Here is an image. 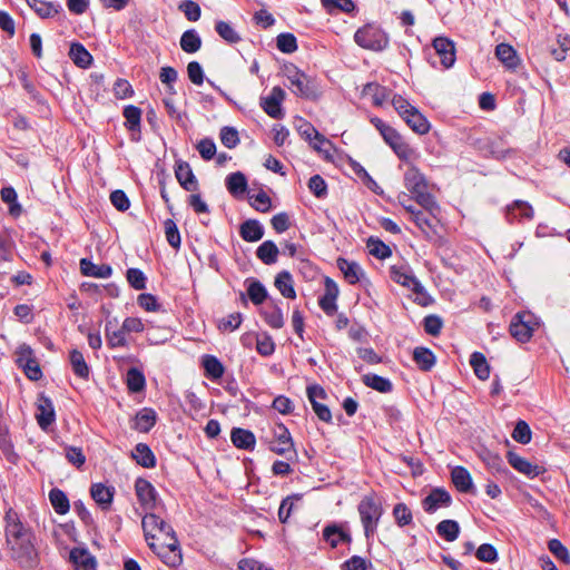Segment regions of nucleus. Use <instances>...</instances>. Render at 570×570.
<instances>
[{
    "mask_svg": "<svg viewBox=\"0 0 570 570\" xmlns=\"http://www.w3.org/2000/svg\"><path fill=\"white\" fill-rule=\"evenodd\" d=\"M367 247L371 255L379 259H384L391 256V248L385 245L382 240L370 237L367 240Z\"/></svg>",
    "mask_w": 570,
    "mask_h": 570,
    "instance_id": "obj_59",
    "label": "nucleus"
},
{
    "mask_svg": "<svg viewBox=\"0 0 570 570\" xmlns=\"http://www.w3.org/2000/svg\"><path fill=\"white\" fill-rule=\"evenodd\" d=\"M178 9L181 12H184V14L188 21H193V22L199 20L200 14H202L199 4L193 0L181 1Z\"/></svg>",
    "mask_w": 570,
    "mask_h": 570,
    "instance_id": "obj_63",
    "label": "nucleus"
},
{
    "mask_svg": "<svg viewBox=\"0 0 570 570\" xmlns=\"http://www.w3.org/2000/svg\"><path fill=\"white\" fill-rule=\"evenodd\" d=\"M164 543L156 544L149 542V548L161 559V561L171 568L178 567L183 562L181 551L176 534L164 539Z\"/></svg>",
    "mask_w": 570,
    "mask_h": 570,
    "instance_id": "obj_7",
    "label": "nucleus"
},
{
    "mask_svg": "<svg viewBox=\"0 0 570 570\" xmlns=\"http://www.w3.org/2000/svg\"><path fill=\"white\" fill-rule=\"evenodd\" d=\"M279 249L273 240L263 242L256 249L257 258L265 265H273L277 262Z\"/></svg>",
    "mask_w": 570,
    "mask_h": 570,
    "instance_id": "obj_34",
    "label": "nucleus"
},
{
    "mask_svg": "<svg viewBox=\"0 0 570 570\" xmlns=\"http://www.w3.org/2000/svg\"><path fill=\"white\" fill-rule=\"evenodd\" d=\"M538 325L530 313H518L511 321L510 333L519 342H528L533 335Z\"/></svg>",
    "mask_w": 570,
    "mask_h": 570,
    "instance_id": "obj_10",
    "label": "nucleus"
},
{
    "mask_svg": "<svg viewBox=\"0 0 570 570\" xmlns=\"http://www.w3.org/2000/svg\"><path fill=\"white\" fill-rule=\"evenodd\" d=\"M247 187V178L242 171L232 173L226 177V188L235 197L243 195Z\"/></svg>",
    "mask_w": 570,
    "mask_h": 570,
    "instance_id": "obj_36",
    "label": "nucleus"
},
{
    "mask_svg": "<svg viewBox=\"0 0 570 570\" xmlns=\"http://www.w3.org/2000/svg\"><path fill=\"white\" fill-rule=\"evenodd\" d=\"M451 479L454 487L462 493H469L473 489L470 472L463 466H455L451 471Z\"/></svg>",
    "mask_w": 570,
    "mask_h": 570,
    "instance_id": "obj_29",
    "label": "nucleus"
},
{
    "mask_svg": "<svg viewBox=\"0 0 570 570\" xmlns=\"http://www.w3.org/2000/svg\"><path fill=\"white\" fill-rule=\"evenodd\" d=\"M452 504L451 494L443 488H434L431 492L422 500L423 510L432 514L440 508H448Z\"/></svg>",
    "mask_w": 570,
    "mask_h": 570,
    "instance_id": "obj_14",
    "label": "nucleus"
},
{
    "mask_svg": "<svg viewBox=\"0 0 570 570\" xmlns=\"http://www.w3.org/2000/svg\"><path fill=\"white\" fill-rule=\"evenodd\" d=\"M357 511L364 529V535L370 540L376 533L383 514V507L374 494H370L362 498L357 505Z\"/></svg>",
    "mask_w": 570,
    "mask_h": 570,
    "instance_id": "obj_3",
    "label": "nucleus"
},
{
    "mask_svg": "<svg viewBox=\"0 0 570 570\" xmlns=\"http://www.w3.org/2000/svg\"><path fill=\"white\" fill-rule=\"evenodd\" d=\"M179 45L184 52L195 53L202 47V38L195 29H188L181 35Z\"/></svg>",
    "mask_w": 570,
    "mask_h": 570,
    "instance_id": "obj_42",
    "label": "nucleus"
},
{
    "mask_svg": "<svg viewBox=\"0 0 570 570\" xmlns=\"http://www.w3.org/2000/svg\"><path fill=\"white\" fill-rule=\"evenodd\" d=\"M390 273H391V278L395 283H397L402 286H405L407 288H409V286L412 285V283L416 278L410 271H407L404 267L392 266L390 269Z\"/></svg>",
    "mask_w": 570,
    "mask_h": 570,
    "instance_id": "obj_58",
    "label": "nucleus"
},
{
    "mask_svg": "<svg viewBox=\"0 0 570 570\" xmlns=\"http://www.w3.org/2000/svg\"><path fill=\"white\" fill-rule=\"evenodd\" d=\"M384 141L395 151L401 159H406L410 154V147L405 144L401 135L391 126L384 128L381 134Z\"/></svg>",
    "mask_w": 570,
    "mask_h": 570,
    "instance_id": "obj_21",
    "label": "nucleus"
},
{
    "mask_svg": "<svg viewBox=\"0 0 570 570\" xmlns=\"http://www.w3.org/2000/svg\"><path fill=\"white\" fill-rule=\"evenodd\" d=\"M239 235L245 242H258L264 236V226L257 219H247L242 223Z\"/></svg>",
    "mask_w": 570,
    "mask_h": 570,
    "instance_id": "obj_26",
    "label": "nucleus"
},
{
    "mask_svg": "<svg viewBox=\"0 0 570 570\" xmlns=\"http://www.w3.org/2000/svg\"><path fill=\"white\" fill-rule=\"evenodd\" d=\"M114 489L106 487L102 483H95L91 485V498L100 505L102 510L109 509L114 499Z\"/></svg>",
    "mask_w": 570,
    "mask_h": 570,
    "instance_id": "obj_27",
    "label": "nucleus"
},
{
    "mask_svg": "<svg viewBox=\"0 0 570 570\" xmlns=\"http://www.w3.org/2000/svg\"><path fill=\"white\" fill-rule=\"evenodd\" d=\"M336 263L348 284L354 285L365 277L364 271L358 263L343 257H338Z\"/></svg>",
    "mask_w": 570,
    "mask_h": 570,
    "instance_id": "obj_23",
    "label": "nucleus"
},
{
    "mask_svg": "<svg viewBox=\"0 0 570 570\" xmlns=\"http://www.w3.org/2000/svg\"><path fill=\"white\" fill-rule=\"evenodd\" d=\"M435 55L440 58L443 68L449 69L455 62V45L446 37H436L432 41Z\"/></svg>",
    "mask_w": 570,
    "mask_h": 570,
    "instance_id": "obj_13",
    "label": "nucleus"
},
{
    "mask_svg": "<svg viewBox=\"0 0 570 570\" xmlns=\"http://www.w3.org/2000/svg\"><path fill=\"white\" fill-rule=\"evenodd\" d=\"M0 196L3 203L9 204V213L18 217L21 214V206L17 202V193L13 187H3L0 190Z\"/></svg>",
    "mask_w": 570,
    "mask_h": 570,
    "instance_id": "obj_54",
    "label": "nucleus"
},
{
    "mask_svg": "<svg viewBox=\"0 0 570 570\" xmlns=\"http://www.w3.org/2000/svg\"><path fill=\"white\" fill-rule=\"evenodd\" d=\"M294 449V442L288 429L279 423L273 430V440L269 442V450L278 455H284Z\"/></svg>",
    "mask_w": 570,
    "mask_h": 570,
    "instance_id": "obj_12",
    "label": "nucleus"
},
{
    "mask_svg": "<svg viewBox=\"0 0 570 570\" xmlns=\"http://www.w3.org/2000/svg\"><path fill=\"white\" fill-rule=\"evenodd\" d=\"M69 558L76 570H96V559L86 548H73Z\"/></svg>",
    "mask_w": 570,
    "mask_h": 570,
    "instance_id": "obj_24",
    "label": "nucleus"
},
{
    "mask_svg": "<svg viewBox=\"0 0 570 570\" xmlns=\"http://www.w3.org/2000/svg\"><path fill=\"white\" fill-rule=\"evenodd\" d=\"M355 42L367 50L382 51L389 46L390 39L386 32L375 24H365L354 35Z\"/></svg>",
    "mask_w": 570,
    "mask_h": 570,
    "instance_id": "obj_5",
    "label": "nucleus"
},
{
    "mask_svg": "<svg viewBox=\"0 0 570 570\" xmlns=\"http://www.w3.org/2000/svg\"><path fill=\"white\" fill-rule=\"evenodd\" d=\"M6 542L37 537L33 529L12 508H9L4 515Z\"/></svg>",
    "mask_w": 570,
    "mask_h": 570,
    "instance_id": "obj_6",
    "label": "nucleus"
},
{
    "mask_svg": "<svg viewBox=\"0 0 570 570\" xmlns=\"http://www.w3.org/2000/svg\"><path fill=\"white\" fill-rule=\"evenodd\" d=\"M264 321L275 330L282 328L284 326V315L281 307L272 302L268 306L262 309L261 312Z\"/></svg>",
    "mask_w": 570,
    "mask_h": 570,
    "instance_id": "obj_35",
    "label": "nucleus"
},
{
    "mask_svg": "<svg viewBox=\"0 0 570 570\" xmlns=\"http://www.w3.org/2000/svg\"><path fill=\"white\" fill-rule=\"evenodd\" d=\"M548 548H549L550 552L556 558H558L559 560H561L562 562H564L567 564H570V553H569V550L567 549L566 546H563V543L560 540L551 539L548 542Z\"/></svg>",
    "mask_w": 570,
    "mask_h": 570,
    "instance_id": "obj_64",
    "label": "nucleus"
},
{
    "mask_svg": "<svg viewBox=\"0 0 570 570\" xmlns=\"http://www.w3.org/2000/svg\"><path fill=\"white\" fill-rule=\"evenodd\" d=\"M69 361L73 373L78 377L83 380L89 379L90 368L85 361L83 354L80 351H78L77 348L71 350L69 354Z\"/></svg>",
    "mask_w": 570,
    "mask_h": 570,
    "instance_id": "obj_41",
    "label": "nucleus"
},
{
    "mask_svg": "<svg viewBox=\"0 0 570 570\" xmlns=\"http://www.w3.org/2000/svg\"><path fill=\"white\" fill-rule=\"evenodd\" d=\"M175 176L179 185L187 191H197L199 184L196 176L193 173L190 165L181 159L175 163Z\"/></svg>",
    "mask_w": 570,
    "mask_h": 570,
    "instance_id": "obj_16",
    "label": "nucleus"
},
{
    "mask_svg": "<svg viewBox=\"0 0 570 570\" xmlns=\"http://www.w3.org/2000/svg\"><path fill=\"white\" fill-rule=\"evenodd\" d=\"M141 115L142 111L139 107L128 105L124 108L122 116L125 118V127L131 132V139L139 140L141 130Z\"/></svg>",
    "mask_w": 570,
    "mask_h": 570,
    "instance_id": "obj_19",
    "label": "nucleus"
},
{
    "mask_svg": "<svg viewBox=\"0 0 570 570\" xmlns=\"http://www.w3.org/2000/svg\"><path fill=\"white\" fill-rule=\"evenodd\" d=\"M277 49L284 53H292L297 50L296 37L293 33L284 32L277 36Z\"/></svg>",
    "mask_w": 570,
    "mask_h": 570,
    "instance_id": "obj_60",
    "label": "nucleus"
},
{
    "mask_svg": "<svg viewBox=\"0 0 570 570\" xmlns=\"http://www.w3.org/2000/svg\"><path fill=\"white\" fill-rule=\"evenodd\" d=\"M49 500L52 508L58 514H66L70 509L68 497L62 490L58 488H53L50 490Z\"/></svg>",
    "mask_w": 570,
    "mask_h": 570,
    "instance_id": "obj_49",
    "label": "nucleus"
},
{
    "mask_svg": "<svg viewBox=\"0 0 570 570\" xmlns=\"http://www.w3.org/2000/svg\"><path fill=\"white\" fill-rule=\"evenodd\" d=\"M215 30L227 43L233 45L240 41V36L229 22L223 20L216 21Z\"/></svg>",
    "mask_w": 570,
    "mask_h": 570,
    "instance_id": "obj_52",
    "label": "nucleus"
},
{
    "mask_svg": "<svg viewBox=\"0 0 570 570\" xmlns=\"http://www.w3.org/2000/svg\"><path fill=\"white\" fill-rule=\"evenodd\" d=\"M80 269L85 276L97 277V278H108L112 274V268L110 265H107V264L97 265L87 258H82L80 261Z\"/></svg>",
    "mask_w": 570,
    "mask_h": 570,
    "instance_id": "obj_28",
    "label": "nucleus"
},
{
    "mask_svg": "<svg viewBox=\"0 0 570 570\" xmlns=\"http://www.w3.org/2000/svg\"><path fill=\"white\" fill-rule=\"evenodd\" d=\"M126 384L131 393L141 392L146 386L144 373L136 367L129 368L126 374Z\"/></svg>",
    "mask_w": 570,
    "mask_h": 570,
    "instance_id": "obj_50",
    "label": "nucleus"
},
{
    "mask_svg": "<svg viewBox=\"0 0 570 570\" xmlns=\"http://www.w3.org/2000/svg\"><path fill=\"white\" fill-rule=\"evenodd\" d=\"M141 527L145 535V540L149 546V542H155L156 534L155 532H159L164 535V539H167L174 534H176L175 530L170 524H168L164 519L157 515L154 511L146 512L141 520Z\"/></svg>",
    "mask_w": 570,
    "mask_h": 570,
    "instance_id": "obj_8",
    "label": "nucleus"
},
{
    "mask_svg": "<svg viewBox=\"0 0 570 570\" xmlns=\"http://www.w3.org/2000/svg\"><path fill=\"white\" fill-rule=\"evenodd\" d=\"M495 56L509 69H514L519 65L517 51L508 43L498 45Z\"/></svg>",
    "mask_w": 570,
    "mask_h": 570,
    "instance_id": "obj_38",
    "label": "nucleus"
},
{
    "mask_svg": "<svg viewBox=\"0 0 570 570\" xmlns=\"http://www.w3.org/2000/svg\"><path fill=\"white\" fill-rule=\"evenodd\" d=\"M404 186L413 195V199L431 214L439 212L440 206L429 193L425 176L415 167L410 166L404 174Z\"/></svg>",
    "mask_w": 570,
    "mask_h": 570,
    "instance_id": "obj_1",
    "label": "nucleus"
},
{
    "mask_svg": "<svg viewBox=\"0 0 570 570\" xmlns=\"http://www.w3.org/2000/svg\"><path fill=\"white\" fill-rule=\"evenodd\" d=\"M508 216L520 219H532L533 208L527 202L515 200L512 206L508 207Z\"/></svg>",
    "mask_w": 570,
    "mask_h": 570,
    "instance_id": "obj_53",
    "label": "nucleus"
},
{
    "mask_svg": "<svg viewBox=\"0 0 570 570\" xmlns=\"http://www.w3.org/2000/svg\"><path fill=\"white\" fill-rule=\"evenodd\" d=\"M69 57L73 63L80 68H88L92 62V56L83 45L79 42H73L70 46Z\"/></svg>",
    "mask_w": 570,
    "mask_h": 570,
    "instance_id": "obj_39",
    "label": "nucleus"
},
{
    "mask_svg": "<svg viewBox=\"0 0 570 570\" xmlns=\"http://www.w3.org/2000/svg\"><path fill=\"white\" fill-rule=\"evenodd\" d=\"M362 382L366 386L381 393H390L393 390L392 382L389 379L380 376L377 374H365L362 377Z\"/></svg>",
    "mask_w": 570,
    "mask_h": 570,
    "instance_id": "obj_47",
    "label": "nucleus"
},
{
    "mask_svg": "<svg viewBox=\"0 0 570 570\" xmlns=\"http://www.w3.org/2000/svg\"><path fill=\"white\" fill-rule=\"evenodd\" d=\"M297 130L299 135L309 141L313 148L318 151L322 150L321 145L330 144V141L323 135H321L312 124L307 121H304L302 125H299Z\"/></svg>",
    "mask_w": 570,
    "mask_h": 570,
    "instance_id": "obj_30",
    "label": "nucleus"
},
{
    "mask_svg": "<svg viewBox=\"0 0 570 570\" xmlns=\"http://www.w3.org/2000/svg\"><path fill=\"white\" fill-rule=\"evenodd\" d=\"M136 462L147 469L156 465V458L150 448L146 443H138L132 452Z\"/></svg>",
    "mask_w": 570,
    "mask_h": 570,
    "instance_id": "obj_40",
    "label": "nucleus"
},
{
    "mask_svg": "<svg viewBox=\"0 0 570 570\" xmlns=\"http://www.w3.org/2000/svg\"><path fill=\"white\" fill-rule=\"evenodd\" d=\"M413 360L422 371H430L435 364V355L433 352L423 346L415 347L413 351Z\"/></svg>",
    "mask_w": 570,
    "mask_h": 570,
    "instance_id": "obj_43",
    "label": "nucleus"
},
{
    "mask_svg": "<svg viewBox=\"0 0 570 570\" xmlns=\"http://www.w3.org/2000/svg\"><path fill=\"white\" fill-rule=\"evenodd\" d=\"M126 278L129 285L141 291L146 288V276L144 272L139 268H128L126 273Z\"/></svg>",
    "mask_w": 570,
    "mask_h": 570,
    "instance_id": "obj_62",
    "label": "nucleus"
},
{
    "mask_svg": "<svg viewBox=\"0 0 570 570\" xmlns=\"http://www.w3.org/2000/svg\"><path fill=\"white\" fill-rule=\"evenodd\" d=\"M202 365L205 371V376L212 381L219 380L224 375L225 367L214 355H204Z\"/></svg>",
    "mask_w": 570,
    "mask_h": 570,
    "instance_id": "obj_32",
    "label": "nucleus"
},
{
    "mask_svg": "<svg viewBox=\"0 0 570 570\" xmlns=\"http://www.w3.org/2000/svg\"><path fill=\"white\" fill-rule=\"evenodd\" d=\"M362 92L364 96H371L375 106H382L390 97L387 88L374 82L366 83Z\"/></svg>",
    "mask_w": 570,
    "mask_h": 570,
    "instance_id": "obj_44",
    "label": "nucleus"
},
{
    "mask_svg": "<svg viewBox=\"0 0 570 570\" xmlns=\"http://www.w3.org/2000/svg\"><path fill=\"white\" fill-rule=\"evenodd\" d=\"M285 98V91L276 86L267 97L261 98V107L272 118L281 119L284 116L281 104Z\"/></svg>",
    "mask_w": 570,
    "mask_h": 570,
    "instance_id": "obj_15",
    "label": "nucleus"
},
{
    "mask_svg": "<svg viewBox=\"0 0 570 570\" xmlns=\"http://www.w3.org/2000/svg\"><path fill=\"white\" fill-rule=\"evenodd\" d=\"M247 295L253 304L261 305L268 296L266 287L257 279L249 278L246 281Z\"/></svg>",
    "mask_w": 570,
    "mask_h": 570,
    "instance_id": "obj_48",
    "label": "nucleus"
},
{
    "mask_svg": "<svg viewBox=\"0 0 570 570\" xmlns=\"http://www.w3.org/2000/svg\"><path fill=\"white\" fill-rule=\"evenodd\" d=\"M36 417L42 430H47L56 421L53 403L45 394H40L38 397Z\"/></svg>",
    "mask_w": 570,
    "mask_h": 570,
    "instance_id": "obj_18",
    "label": "nucleus"
},
{
    "mask_svg": "<svg viewBox=\"0 0 570 570\" xmlns=\"http://www.w3.org/2000/svg\"><path fill=\"white\" fill-rule=\"evenodd\" d=\"M232 443L242 450L252 451L255 448L256 438L249 430L242 428H233L230 432Z\"/></svg>",
    "mask_w": 570,
    "mask_h": 570,
    "instance_id": "obj_25",
    "label": "nucleus"
},
{
    "mask_svg": "<svg viewBox=\"0 0 570 570\" xmlns=\"http://www.w3.org/2000/svg\"><path fill=\"white\" fill-rule=\"evenodd\" d=\"M393 518L395 520V523L399 527H405L412 523L413 521V514L410 508L403 503H396L392 511Z\"/></svg>",
    "mask_w": 570,
    "mask_h": 570,
    "instance_id": "obj_55",
    "label": "nucleus"
},
{
    "mask_svg": "<svg viewBox=\"0 0 570 570\" xmlns=\"http://www.w3.org/2000/svg\"><path fill=\"white\" fill-rule=\"evenodd\" d=\"M470 365L478 379L485 381L490 376V365L481 352H473L470 357Z\"/></svg>",
    "mask_w": 570,
    "mask_h": 570,
    "instance_id": "obj_46",
    "label": "nucleus"
},
{
    "mask_svg": "<svg viewBox=\"0 0 570 570\" xmlns=\"http://www.w3.org/2000/svg\"><path fill=\"white\" fill-rule=\"evenodd\" d=\"M507 459L513 469L529 478H535L544 471L541 466L532 464L527 459L511 451L508 452Z\"/></svg>",
    "mask_w": 570,
    "mask_h": 570,
    "instance_id": "obj_22",
    "label": "nucleus"
},
{
    "mask_svg": "<svg viewBox=\"0 0 570 570\" xmlns=\"http://www.w3.org/2000/svg\"><path fill=\"white\" fill-rule=\"evenodd\" d=\"M28 6L41 18L53 17L61 10L59 3L47 2L43 0H26Z\"/></svg>",
    "mask_w": 570,
    "mask_h": 570,
    "instance_id": "obj_45",
    "label": "nucleus"
},
{
    "mask_svg": "<svg viewBox=\"0 0 570 570\" xmlns=\"http://www.w3.org/2000/svg\"><path fill=\"white\" fill-rule=\"evenodd\" d=\"M436 532L449 542H453L460 534V525L454 520H443L436 525Z\"/></svg>",
    "mask_w": 570,
    "mask_h": 570,
    "instance_id": "obj_51",
    "label": "nucleus"
},
{
    "mask_svg": "<svg viewBox=\"0 0 570 570\" xmlns=\"http://www.w3.org/2000/svg\"><path fill=\"white\" fill-rule=\"evenodd\" d=\"M164 226L168 244L173 248L178 249L180 247L181 239L176 223L173 219L168 218L164 222Z\"/></svg>",
    "mask_w": 570,
    "mask_h": 570,
    "instance_id": "obj_61",
    "label": "nucleus"
},
{
    "mask_svg": "<svg viewBox=\"0 0 570 570\" xmlns=\"http://www.w3.org/2000/svg\"><path fill=\"white\" fill-rule=\"evenodd\" d=\"M480 458L492 473H508V469L504 465L502 458L498 453L491 452L490 450L485 449L480 452Z\"/></svg>",
    "mask_w": 570,
    "mask_h": 570,
    "instance_id": "obj_37",
    "label": "nucleus"
},
{
    "mask_svg": "<svg viewBox=\"0 0 570 570\" xmlns=\"http://www.w3.org/2000/svg\"><path fill=\"white\" fill-rule=\"evenodd\" d=\"M157 414L150 407H144L135 417L134 428L142 433H148L156 424Z\"/></svg>",
    "mask_w": 570,
    "mask_h": 570,
    "instance_id": "obj_31",
    "label": "nucleus"
},
{
    "mask_svg": "<svg viewBox=\"0 0 570 570\" xmlns=\"http://www.w3.org/2000/svg\"><path fill=\"white\" fill-rule=\"evenodd\" d=\"M325 10L333 14L335 12L350 13L355 9V4L352 0H321Z\"/></svg>",
    "mask_w": 570,
    "mask_h": 570,
    "instance_id": "obj_56",
    "label": "nucleus"
},
{
    "mask_svg": "<svg viewBox=\"0 0 570 570\" xmlns=\"http://www.w3.org/2000/svg\"><path fill=\"white\" fill-rule=\"evenodd\" d=\"M323 539L331 546L336 548L341 542L351 543L352 537L346 529V523H330L323 529Z\"/></svg>",
    "mask_w": 570,
    "mask_h": 570,
    "instance_id": "obj_17",
    "label": "nucleus"
},
{
    "mask_svg": "<svg viewBox=\"0 0 570 570\" xmlns=\"http://www.w3.org/2000/svg\"><path fill=\"white\" fill-rule=\"evenodd\" d=\"M10 559L21 569L32 570L40 564L37 537L6 542Z\"/></svg>",
    "mask_w": 570,
    "mask_h": 570,
    "instance_id": "obj_2",
    "label": "nucleus"
},
{
    "mask_svg": "<svg viewBox=\"0 0 570 570\" xmlns=\"http://www.w3.org/2000/svg\"><path fill=\"white\" fill-rule=\"evenodd\" d=\"M274 285L285 298L294 299L296 297L294 281L289 272H279L275 277Z\"/></svg>",
    "mask_w": 570,
    "mask_h": 570,
    "instance_id": "obj_33",
    "label": "nucleus"
},
{
    "mask_svg": "<svg viewBox=\"0 0 570 570\" xmlns=\"http://www.w3.org/2000/svg\"><path fill=\"white\" fill-rule=\"evenodd\" d=\"M135 492L141 508L147 511H155L160 503L155 487L146 479L138 478L135 482Z\"/></svg>",
    "mask_w": 570,
    "mask_h": 570,
    "instance_id": "obj_11",
    "label": "nucleus"
},
{
    "mask_svg": "<svg viewBox=\"0 0 570 570\" xmlns=\"http://www.w3.org/2000/svg\"><path fill=\"white\" fill-rule=\"evenodd\" d=\"M440 210L435 214L429 213L426 209L420 210L413 218V223L420 228V230L428 237L432 238L436 235V227L439 224L438 215Z\"/></svg>",
    "mask_w": 570,
    "mask_h": 570,
    "instance_id": "obj_20",
    "label": "nucleus"
},
{
    "mask_svg": "<svg viewBox=\"0 0 570 570\" xmlns=\"http://www.w3.org/2000/svg\"><path fill=\"white\" fill-rule=\"evenodd\" d=\"M106 338L107 344L111 348L122 347L127 345V340L125 337V331L121 327L120 330L111 331V322L106 324Z\"/></svg>",
    "mask_w": 570,
    "mask_h": 570,
    "instance_id": "obj_57",
    "label": "nucleus"
},
{
    "mask_svg": "<svg viewBox=\"0 0 570 570\" xmlns=\"http://www.w3.org/2000/svg\"><path fill=\"white\" fill-rule=\"evenodd\" d=\"M287 79L291 85V90L296 96L305 99H314L316 97L315 82L306 73L295 68L292 71L288 70Z\"/></svg>",
    "mask_w": 570,
    "mask_h": 570,
    "instance_id": "obj_9",
    "label": "nucleus"
},
{
    "mask_svg": "<svg viewBox=\"0 0 570 570\" xmlns=\"http://www.w3.org/2000/svg\"><path fill=\"white\" fill-rule=\"evenodd\" d=\"M392 105L395 111L413 131L420 135L429 132L430 122L428 119L405 98L400 95H395L392 98Z\"/></svg>",
    "mask_w": 570,
    "mask_h": 570,
    "instance_id": "obj_4",
    "label": "nucleus"
}]
</instances>
